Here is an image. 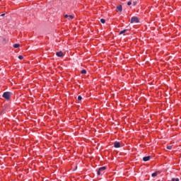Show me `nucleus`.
I'll return each instance as SVG.
<instances>
[{"label": "nucleus", "instance_id": "obj_1", "mask_svg": "<svg viewBox=\"0 0 181 181\" xmlns=\"http://www.w3.org/2000/svg\"><path fill=\"white\" fill-rule=\"evenodd\" d=\"M11 95H12V92H4L2 97L3 98H5V100H7V101H9Z\"/></svg>", "mask_w": 181, "mask_h": 181}, {"label": "nucleus", "instance_id": "obj_2", "mask_svg": "<svg viewBox=\"0 0 181 181\" xmlns=\"http://www.w3.org/2000/svg\"><path fill=\"white\" fill-rule=\"evenodd\" d=\"M131 23H139V19L138 17H132L131 18Z\"/></svg>", "mask_w": 181, "mask_h": 181}, {"label": "nucleus", "instance_id": "obj_3", "mask_svg": "<svg viewBox=\"0 0 181 181\" xmlns=\"http://www.w3.org/2000/svg\"><path fill=\"white\" fill-rule=\"evenodd\" d=\"M151 159H152V157L151 156H145L143 158V160L144 162H148V160H150Z\"/></svg>", "mask_w": 181, "mask_h": 181}, {"label": "nucleus", "instance_id": "obj_4", "mask_svg": "<svg viewBox=\"0 0 181 181\" xmlns=\"http://www.w3.org/2000/svg\"><path fill=\"white\" fill-rule=\"evenodd\" d=\"M56 55L57 56V57H63V56H64V54L63 53V52L60 51L57 52L56 53Z\"/></svg>", "mask_w": 181, "mask_h": 181}, {"label": "nucleus", "instance_id": "obj_5", "mask_svg": "<svg viewBox=\"0 0 181 181\" xmlns=\"http://www.w3.org/2000/svg\"><path fill=\"white\" fill-rule=\"evenodd\" d=\"M117 12H122V6L119 5L116 7Z\"/></svg>", "mask_w": 181, "mask_h": 181}, {"label": "nucleus", "instance_id": "obj_6", "mask_svg": "<svg viewBox=\"0 0 181 181\" xmlns=\"http://www.w3.org/2000/svg\"><path fill=\"white\" fill-rule=\"evenodd\" d=\"M115 148H121V144L118 141L114 143Z\"/></svg>", "mask_w": 181, "mask_h": 181}, {"label": "nucleus", "instance_id": "obj_7", "mask_svg": "<svg viewBox=\"0 0 181 181\" xmlns=\"http://www.w3.org/2000/svg\"><path fill=\"white\" fill-rule=\"evenodd\" d=\"M126 32H128V29L123 30L119 32V35H123V33H126Z\"/></svg>", "mask_w": 181, "mask_h": 181}, {"label": "nucleus", "instance_id": "obj_8", "mask_svg": "<svg viewBox=\"0 0 181 181\" xmlns=\"http://www.w3.org/2000/svg\"><path fill=\"white\" fill-rule=\"evenodd\" d=\"M105 169H107V167L104 166V167L100 168L99 170L101 172H104V170H105Z\"/></svg>", "mask_w": 181, "mask_h": 181}, {"label": "nucleus", "instance_id": "obj_9", "mask_svg": "<svg viewBox=\"0 0 181 181\" xmlns=\"http://www.w3.org/2000/svg\"><path fill=\"white\" fill-rule=\"evenodd\" d=\"M68 19L69 21H71L72 19H74V16H73L72 15H70L69 16Z\"/></svg>", "mask_w": 181, "mask_h": 181}, {"label": "nucleus", "instance_id": "obj_10", "mask_svg": "<svg viewBox=\"0 0 181 181\" xmlns=\"http://www.w3.org/2000/svg\"><path fill=\"white\" fill-rule=\"evenodd\" d=\"M81 74H87V71L86 69H83L81 71Z\"/></svg>", "mask_w": 181, "mask_h": 181}, {"label": "nucleus", "instance_id": "obj_11", "mask_svg": "<svg viewBox=\"0 0 181 181\" xmlns=\"http://www.w3.org/2000/svg\"><path fill=\"white\" fill-rule=\"evenodd\" d=\"M151 176H152V177H156V176H158V173H153L151 174Z\"/></svg>", "mask_w": 181, "mask_h": 181}, {"label": "nucleus", "instance_id": "obj_12", "mask_svg": "<svg viewBox=\"0 0 181 181\" xmlns=\"http://www.w3.org/2000/svg\"><path fill=\"white\" fill-rule=\"evenodd\" d=\"M19 44H14L13 45V47H14V49H18V47H19Z\"/></svg>", "mask_w": 181, "mask_h": 181}, {"label": "nucleus", "instance_id": "obj_13", "mask_svg": "<svg viewBox=\"0 0 181 181\" xmlns=\"http://www.w3.org/2000/svg\"><path fill=\"white\" fill-rule=\"evenodd\" d=\"M81 100H83L81 95L78 96V101H81Z\"/></svg>", "mask_w": 181, "mask_h": 181}, {"label": "nucleus", "instance_id": "obj_14", "mask_svg": "<svg viewBox=\"0 0 181 181\" xmlns=\"http://www.w3.org/2000/svg\"><path fill=\"white\" fill-rule=\"evenodd\" d=\"M100 22L101 23H105V19L104 18L100 19Z\"/></svg>", "mask_w": 181, "mask_h": 181}, {"label": "nucleus", "instance_id": "obj_15", "mask_svg": "<svg viewBox=\"0 0 181 181\" xmlns=\"http://www.w3.org/2000/svg\"><path fill=\"white\" fill-rule=\"evenodd\" d=\"M18 59H19L20 60H23V56L19 55V56H18Z\"/></svg>", "mask_w": 181, "mask_h": 181}, {"label": "nucleus", "instance_id": "obj_16", "mask_svg": "<svg viewBox=\"0 0 181 181\" xmlns=\"http://www.w3.org/2000/svg\"><path fill=\"white\" fill-rule=\"evenodd\" d=\"M172 181H179V178H172Z\"/></svg>", "mask_w": 181, "mask_h": 181}, {"label": "nucleus", "instance_id": "obj_17", "mask_svg": "<svg viewBox=\"0 0 181 181\" xmlns=\"http://www.w3.org/2000/svg\"><path fill=\"white\" fill-rule=\"evenodd\" d=\"M97 174L98 175V176H100V175H101V171L100 170H98Z\"/></svg>", "mask_w": 181, "mask_h": 181}, {"label": "nucleus", "instance_id": "obj_18", "mask_svg": "<svg viewBox=\"0 0 181 181\" xmlns=\"http://www.w3.org/2000/svg\"><path fill=\"white\" fill-rule=\"evenodd\" d=\"M127 5L129 6L130 5H132V1L127 2Z\"/></svg>", "mask_w": 181, "mask_h": 181}, {"label": "nucleus", "instance_id": "obj_19", "mask_svg": "<svg viewBox=\"0 0 181 181\" xmlns=\"http://www.w3.org/2000/svg\"><path fill=\"white\" fill-rule=\"evenodd\" d=\"M167 149H169V150L172 149V146H167Z\"/></svg>", "mask_w": 181, "mask_h": 181}, {"label": "nucleus", "instance_id": "obj_20", "mask_svg": "<svg viewBox=\"0 0 181 181\" xmlns=\"http://www.w3.org/2000/svg\"><path fill=\"white\" fill-rule=\"evenodd\" d=\"M132 5H133V6H135V5H136V1H134V2L132 3Z\"/></svg>", "mask_w": 181, "mask_h": 181}, {"label": "nucleus", "instance_id": "obj_21", "mask_svg": "<svg viewBox=\"0 0 181 181\" xmlns=\"http://www.w3.org/2000/svg\"><path fill=\"white\" fill-rule=\"evenodd\" d=\"M64 18H69V15L66 14V15L64 16Z\"/></svg>", "mask_w": 181, "mask_h": 181}, {"label": "nucleus", "instance_id": "obj_22", "mask_svg": "<svg viewBox=\"0 0 181 181\" xmlns=\"http://www.w3.org/2000/svg\"><path fill=\"white\" fill-rule=\"evenodd\" d=\"M1 16H5V13H2Z\"/></svg>", "mask_w": 181, "mask_h": 181}]
</instances>
